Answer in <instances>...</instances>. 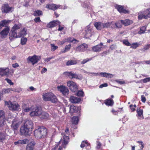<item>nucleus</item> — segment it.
I'll return each instance as SVG.
<instances>
[{
	"instance_id": "f257e3e1",
	"label": "nucleus",
	"mask_w": 150,
	"mask_h": 150,
	"mask_svg": "<svg viewBox=\"0 0 150 150\" xmlns=\"http://www.w3.org/2000/svg\"><path fill=\"white\" fill-rule=\"evenodd\" d=\"M47 133V129L44 126H40L37 129L35 130L34 134L37 139L43 138L45 137Z\"/></svg>"
},
{
	"instance_id": "f03ea898",
	"label": "nucleus",
	"mask_w": 150,
	"mask_h": 150,
	"mask_svg": "<svg viewBox=\"0 0 150 150\" xmlns=\"http://www.w3.org/2000/svg\"><path fill=\"white\" fill-rule=\"evenodd\" d=\"M42 98L45 101H50L53 103H56L57 101L56 96L51 92L47 93L44 94L42 96Z\"/></svg>"
},
{
	"instance_id": "7ed1b4c3",
	"label": "nucleus",
	"mask_w": 150,
	"mask_h": 150,
	"mask_svg": "<svg viewBox=\"0 0 150 150\" xmlns=\"http://www.w3.org/2000/svg\"><path fill=\"white\" fill-rule=\"evenodd\" d=\"M64 74L65 75L67 76L69 78L71 79H81L82 78L81 75L77 74L73 72L72 71L70 72H64Z\"/></svg>"
},
{
	"instance_id": "20e7f679",
	"label": "nucleus",
	"mask_w": 150,
	"mask_h": 150,
	"mask_svg": "<svg viewBox=\"0 0 150 150\" xmlns=\"http://www.w3.org/2000/svg\"><path fill=\"white\" fill-rule=\"evenodd\" d=\"M67 86L72 92H76L78 91V86L76 83L72 81H69L67 83Z\"/></svg>"
},
{
	"instance_id": "39448f33",
	"label": "nucleus",
	"mask_w": 150,
	"mask_h": 150,
	"mask_svg": "<svg viewBox=\"0 0 150 150\" xmlns=\"http://www.w3.org/2000/svg\"><path fill=\"white\" fill-rule=\"evenodd\" d=\"M7 105L9 109L13 111L17 110L20 106L18 103L15 101L7 102Z\"/></svg>"
},
{
	"instance_id": "423d86ee",
	"label": "nucleus",
	"mask_w": 150,
	"mask_h": 150,
	"mask_svg": "<svg viewBox=\"0 0 150 150\" xmlns=\"http://www.w3.org/2000/svg\"><path fill=\"white\" fill-rule=\"evenodd\" d=\"M42 110L40 108L36 106L34 107L32 111L30 112V115L31 117L40 116L42 113Z\"/></svg>"
},
{
	"instance_id": "0eeeda50",
	"label": "nucleus",
	"mask_w": 150,
	"mask_h": 150,
	"mask_svg": "<svg viewBox=\"0 0 150 150\" xmlns=\"http://www.w3.org/2000/svg\"><path fill=\"white\" fill-rule=\"evenodd\" d=\"M13 10V8L10 7L8 4H4L1 7L2 12L4 13H7L12 12Z\"/></svg>"
},
{
	"instance_id": "6e6552de",
	"label": "nucleus",
	"mask_w": 150,
	"mask_h": 150,
	"mask_svg": "<svg viewBox=\"0 0 150 150\" xmlns=\"http://www.w3.org/2000/svg\"><path fill=\"white\" fill-rule=\"evenodd\" d=\"M40 59V57H38L35 55L33 56H29L27 58L28 60L33 65L36 64Z\"/></svg>"
},
{
	"instance_id": "1a4fd4ad",
	"label": "nucleus",
	"mask_w": 150,
	"mask_h": 150,
	"mask_svg": "<svg viewBox=\"0 0 150 150\" xmlns=\"http://www.w3.org/2000/svg\"><path fill=\"white\" fill-rule=\"evenodd\" d=\"M5 27L0 32V34L1 37V38H6L8 35L10 31V28L9 27L6 25Z\"/></svg>"
},
{
	"instance_id": "9d476101",
	"label": "nucleus",
	"mask_w": 150,
	"mask_h": 150,
	"mask_svg": "<svg viewBox=\"0 0 150 150\" xmlns=\"http://www.w3.org/2000/svg\"><path fill=\"white\" fill-rule=\"evenodd\" d=\"M58 90L64 95H68L69 93V90L68 88L64 86L61 85L57 87Z\"/></svg>"
},
{
	"instance_id": "9b49d317",
	"label": "nucleus",
	"mask_w": 150,
	"mask_h": 150,
	"mask_svg": "<svg viewBox=\"0 0 150 150\" xmlns=\"http://www.w3.org/2000/svg\"><path fill=\"white\" fill-rule=\"evenodd\" d=\"M23 125L27 128L31 132H32L33 128V124L31 120H26Z\"/></svg>"
},
{
	"instance_id": "f8f14e48",
	"label": "nucleus",
	"mask_w": 150,
	"mask_h": 150,
	"mask_svg": "<svg viewBox=\"0 0 150 150\" xmlns=\"http://www.w3.org/2000/svg\"><path fill=\"white\" fill-rule=\"evenodd\" d=\"M20 131L21 134L25 136L28 135L31 132L27 128H26L24 125L21 127Z\"/></svg>"
},
{
	"instance_id": "ddd939ff",
	"label": "nucleus",
	"mask_w": 150,
	"mask_h": 150,
	"mask_svg": "<svg viewBox=\"0 0 150 150\" xmlns=\"http://www.w3.org/2000/svg\"><path fill=\"white\" fill-rule=\"evenodd\" d=\"M5 120L4 112L2 110H0V126H1L4 125Z\"/></svg>"
},
{
	"instance_id": "4468645a",
	"label": "nucleus",
	"mask_w": 150,
	"mask_h": 150,
	"mask_svg": "<svg viewBox=\"0 0 150 150\" xmlns=\"http://www.w3.org/2000/svg\"><path fill=\"white\" fill-rule=\"evenodd\" d=\"M17 31H15L11 29L9 34V38L11 40L18 38V36L17 34Z\"/></svg>"
},
{
	"instance_id": "2eb2a0df",
	"label": "nucleus",
	"mask_w": 150,
	"mask_h": 150,
	"mask_svg": "<svg viewBox=\"0 0 150 150\" xmlns=\"http://www.w3.org/2000/svg\"><path fill=\"white\" fill-rule=\"evenodd\" d=\"M69 100L72 103H77L81 101V99L74 96H71L69 98Z\"/></svg>"
},
{
	"instance_id": "dca6fc26",
	"label": "nucleus",
	"mask_w": 150,
	"mask_h": 150,
	"mask_svg": "<svg viewBox=\"0 0 150 150\" xmlns=\"http://www.w3.org/2000/svg\"><path fill=\"white\" fill-rule=\"evenodd\" d=\"M59 24H60V22L59 21H54L48 24L47 25V27L48 28H53L57 26Z\"/></svg>"
},
{
	"instance_id": "f3484780",
	"label": "nucleus",
	"mask_w": 150,
	"mask_h": 150,
	"mask_svg": "<svg viewBox=\"0 0 150 150\" xmlns=\"http://www.w3.org/2000/svg\"><path fill=\"white\" fill-rule=\"evenodd\" d=\"M78 110V107L74 105H71L69 107V112L71 114H72L74 113L77 112Z\"/></svg>"
},
{
	"instance_id": "a211bd4d",
	"label": "nucleus",
	"mask_w": 150,
	"mask_h": 150,
	"mask_svg": "<svg viewBox=\"0 0 150 150\" xmlns=\"http://www.w3.org/2000/svg\"><path fill=\"white\" fill-rule=\"evenodd\" d=\"M35 144L34 141H31L27 145L26 150H34V146Z\"/></svg>"
},
{
	"instance_id": "6ab92c4d",
	"label": "nucleus",
	"mask_w": 150,
	"mask_h": 150,
	"mask_svg": "<svg viewBox=\"0 0 150 150\" xmlns=\"http://www.w3.org/2000/svg\"><path fill=\"white\" fill-rule=\"evenodd\" d=\"M59 7V5H56L54 4H48L46 6V8L53 10H56Z\"/></svg>"
},
{
	"instance_id": "aec40b11",
	"label": "nucleus",
	"mask_w": 150,
	"mask_h": 150,
	"mask_svg": "<svg viewBox=\"0 0 150 150\" xmlns=\"http://www.w3.org/2000/svg\"><path fill=\"white\" fill-rule=\"evenodd\" d=\"M104 103L106 105L112 106L114 104V101L112 99L109 98L104 100Z\"/></svg>"
},
{
	"instance_id": "412c9836",
	"label": "nucleus",
	"mask_w": 150,
	"mask_h": 150,
	"mask_svg": "<svg viewBox=\"0 0 150 150\" xmlns=\"http://www.w3.org/2000/svg\"><path fill=\"white\" fill-rule=\"evenodd\" d=\"M69 139V138L68 137L65 135L64 136L62 142V145L61 146H62V147H63L64 148L66 147V145L68 143V140Z\"/></svg>"
},
{
	"instance_id": "4be33fe9",
	"label": "nucleus",
	"mask_w": 150,
	"mask_h": 150,
	"mask_svg": "<svg viewBox=\"0 0 150 150\" xmlns=\"http://www.w3.org/2000/svg\"><path fill=\"white\" fill-rule=\"evenodd\" d=\"M9 72V71L8 68L4 69L0 68V75L2 76L7 75Z\"/></svg>"
},
{
	"instance_id": "5701e85b",
	"label": "nucleus",
	"mask_w": 150,
	"mask_h": 150,
	"mask_svg": "<svg viewBox=\"0 0 150 150\" xmlns=\"http://www.w3.org/2000/svg\"><path fill=\"white\" fill-rule=\"evenodd\" d=\"M61 140L59 142L57 143L56 144L52 147L51 150H62L63 148L62 146H59L61 143Z\"/></svg>"
},
{
	"instance_id": "b1692460",
	"label": "nucleus",
	"mask_w": 150,
	"mask_h": 150,
	"mask_svg": "<svg viewBox=\"0 0 150 150\" xmlns=\"http://www.w3.org/2000/svg\"><path fill=\"white\" fill-rule=\"evenodd\" d=\"M28 140L27 139H25L23 140H18L17 141L15 142L14 144L15 145L25 144L28 142Z\"/></svg>"
},
{
	"instance_id": "393cba45",
	"label": "nucleus",
	"mask_w": 150,
	"mask_h": 150,
	"mask_svg": "<svg viewBox=\"0 0 150 150\" xmlns=\"http://www.w3.org/2000/svg\"><path fill=\"white\" fill-rule=\"evenodd\" d=\"M115 8L120 13H128V11L125 9L123 6L120 5H117L115 6Z\"/></svg>"
},
{
	"instance_id": "a878e982",
	"label": "nucleus",
	"mask_w": 150,
	"mask_h": 150,
	"mask_svg": "<svg viewBox=\"0 0 150 150\" xmlns=\"http://www.w3.org/2000/svg\"><path fill=\"white\" fill-rule=\"evenodd\" d=\"M99 75L101 76L107 78H111L113 76L112 74L109 73H107L105 72H101L100 73Z\"/></svg>"
},
{
	"instance_id": "bb28decb",
	"label": "nucleus",
	"mask_w": 150,
	"mask_h": 150,
	"mask_svg": "<svg viewBox=\"0 0 150 150\" xmlns=\"http://www.w3.org/2000/svg\"><path fill=\"white\" fill-rule=\"evenodd\" d=\"M10 21L9 20H4L0 22V30H1L2 27L4 26H6L8 23H9Z\"/></svg>"
},
{
	"instance_id": "cd10ccee",
	"label": "nucleus",
	"mask_w": 150,
	"mask_h": 150,
	"mask_svg": "<svg viewBox=\"0 0 150 150\" xmlns=\"http://www.w3.org/2000/svg\"><path fill=\"white\" fill-rule=\"evenodd\" d=\"M94 25L96 28L98 30H100L103 28V23L101 22H96Z\"/></svg>"
},
{
	"instance_id": "c85d7f7f",
	"label": "nucleus",
	"mask_w": 150,
	"mask_h": 150,
	"mask_svg": "<svg viewBox=\"0 0 150 150\" xmlns=\"http://www.w3.org/2000/svg\"><path fill=\"white\" fill-rule=\"evenodd\" d=\"M74 40H76V39H73L71 38H69L67 39H65L64 40L60 42V44L63 45L64 43H67V42H73Z\"/></svg>"
},
{
	"instance_id": "c756f323",
	"label": "nucleus",
	"mask_w": 150,
	"mask_h": 150,
	"mask_svg": "<svg viewBox=\"0 0 150 150\" xmlns=\"http://www.w3.org/2000/svg\"><path fill=\"white\" fill-rule=\"evenodd\" d=\"M77 62L76 60H70L68 61L66 63L67 66H70L71 65L76 64Z\"/></svg>"
},
{
	"instance_id": "7c9ffc66",
	"label": "nucleus",
	"mask_w": 150,
	"mask_h": 150,
	"mask_svg": "<svg viewBox=\"0 0 150 150\" xmlns=\"http://www.w3.org/2000/svg\"><path fill=\"white\" fill-rule=\"evenodd\" d=\"M120 21L121 23L125 26L131 24L132 23V21H130L128 19H126L125 20H121Z\"/></svg>"
},
{
	"instance_id": "2f4dec72",
	"label": "nucleus",
	"mask_w": 150,
	"mask_h": 150,
	"mask_svg": "<svg viewBox=\"0 0 150 150\" xmlns=\"http://www.w3.org/2000/svg\"><path fill=\"white\" fill-rule=\"evenodd\" d=\"M92 30L91 29L89 28L87 29L86 30V33L85 36L87 38H89L92 35L91 34Z\"/></svg>"
},
{
	"instance_id": "473e14b6",
	"label": "nucleus",
	"mask_w": 150,
	"mask_h": 150,
	"mask_svg": "<svg viewBox=\"0 0 150 150\" xmlns=\"http://www.w3.org/2000/svg\"><path fill=\"white\" fill-rule=\"evenodd\" d=\"M27 34V29L24 28L23 30L20 32L18 35L19 37H22L23 36Z\"/></svg>"
},
{
	"instance_id": "72a5a7b5",
	"label": "nucleus",
	"mask_w": 150,
	"mask_h": 150,
	"mask_svg": "<svg viewBox=\"0 0 150 150\" xmlns=\"http://www.w3.org/2000/svg\"><path fill=\"white\" fill-rule=\"evenodd\" d=\"M41 119H46L48 117V114L46 112H42V113L40 115Z\"/></svg>"
},
{
	"instance_id": "f704fd0d",
	"label": "nucleus",
	"mask_w": 150,
	"mask_h": 150,
	"mask_svg": "<svg viewBox=\"0 0 150 150\" xmlns=\"http://www.w3.org/2000/svg\"><path fill=\"white\" fill-rule=\"evenodd\" d=\"M144 12L146 15V16H144L145 19H147L150 18V8L147 9Z\"/></svg>"
},
{
	"instance_id": "c9c22d12",
	"label": "nucleus",
	"mask_w": 150,
	"mask_h": 150,
	"mask_svg": "<svg viewBox=\"0 0 150 150\" xmlns=\"http://www.w3.org/2000/svg\"><path fill=\"white\" fill-rule=\"evenodd\" d=\"M79 121L78 117L77 116H74L72 118V123L73 124L77 125Z\"/></svg>"
},
{
	"instance_id": "e433bc0d",
	"label": "nucleus",
	"mask_w": 150,
	"mask_h": 150,
	"mask_svg": "<svg viewBox=\"0 0 150 150\" xmlns=\"http://www.w3.org/2000/svg\"><path fill=\"white\" fill-rule=\"evenodd\" d=\"M19 125L18 123H14L12 122L11 125V127L14 129V130H16L18 127Z\"/></svg>"
},
{
	"instance_id": "4c0bfd02",
	"label": "nucleus",
	"mask_w": 150,
	"mask_h": 150,
	"mask_svg": "<svg viewBox=\"0 0 150 150\" xmlns=\"http://www.w3.org/2000/svg\"><path fill=\"white\" fill-rule=\"evenodd\" d=\"M6 139V136L2 132H0V141L3 142Z\"/></svg>"
},
{
	"instance_id": "58836bf2",
	"label": "nucleus",
	"mask_w": 150,
	"mask_h": 150,
	"mask_svg": "<svg viewBox=\"0 0 150 150\" xmlns=\"http://www.w3.org/2000/svg\"><path fill=\"white\" fill-rule=\"evenodd\" d=\"M138 18L139 19H142L143 18H144V16H146L144 12L142 13V12H139L138 13Z\"/></svg>"
},
{
	"instance_id": "ea45409f",
	"label": "nucleus",
	"mask_w": 150,
	"mask_h": 150,
	"mask_svg": "<svg viewBox=\"0 0 150 150\" xmlns=\"http://www.w3.org/2000/svg\"><path fill=\"white\" fill-rule=\"evenodd\" d=\"M111 25V23L110 22H108L106 23H103V28H107L109 27Z\"/></svg>"
},
{
	"instance_id": "a19ab883",
	"label": "nucleus",
	"mask_w": 150,
	"mask_h": 150,
	"mask_svg": "<svg viewBox=\"0 0 150 150\" xmlns=\"http://www.w3.org/2000/svg\"><path fill=\"white\" fill-rule=\"evenodd\" d=\"M92 60V58H86V59H84L81 61V64H84L87 62L90 61Z\"/></svg>"
},
{
	"instance_id": "79ce46f5",
	"label": "nucleus",
	"mask_w": 150,
	"mask_h": 150,
	"mask_svg": "<svg viewBox=\"0 0 150 150\" xmlns=\"http://www.w3.org/2000/svg\"><path fill=\"white\" fill-rule=\"evenodd\" d=\"M42 12L40 10H37L35 11L34 12L33 15L35 16H39L42 15Z\"/></svg>"
},
{
	"instance_id": "37998d69",
	"label": "nucleus",
	"mask_w": 150,
	"mask_h": 150,
	"mask_svg": "<svg viewBox=\"0 0 150 150\" xmlns=\"http://www.w3.org/2000/svg\"><path fill=\"white\" fill-rule=\"evenodd\" d=\"M20 25L19 24H15L11 28L13 30L15 31H17V30L19 29L20 27Z\"/></svg>"
},
{
	"instance_id": "c03bdc74",
	"label": "nucleus",
	"mask_w": 150,
	"mask_h": 150,
	"mask_svg": "<svg viewBox=\"0 0 150 150\" xmlns=\"http://www.w3.org/2000/svg\"><path fill=\"white\" fill-rule=\"evenodd\" d=\"M137 114L139 117H141L143 115V110L141 109H137Z\"/></svg>"
},
{
	"instance_id": "a18cd8bd",
	"label": "nucleus",
	"mask_w": 150,
	"mask_h": 150,
	"mask_svg": "<svg viewBox=\"0 0 150 150\" xmlns=\"http://www.w3.org/2000/svg\"><path fill=\"white\" fill-rule=\"evenodd\" d=\"M76 93V95L78 96L83 97L84 96V93L81 91H78Z\"/></svg>"
},
{
	"instance_id": "49530a36",
	"label": "nucleus",
	"mask_w": 150,
	"mask_h": 150,
	"mask_svg": "<svg viewBox=\"0 0 150 150\" xmlns=\"http://www.w3.org/2000/svg\"><path fill=\"white\" fill-rule=\"evenodd\" d=\"M122 23L120 21H118L115 23V25L117 28H120L122 27Z\"/></svg>"
},
{
	"instance_id": "de8ad7c7",
	"label": "nucleus",
	"mask_w": 150,
	"mask_h": 150,
	"mask_svg": "<svg viewBox=\"0 0 150 150\" xmlns=\"http://www.w3.org/2000/svg\"><path fill=\"white\" fill-rule=\"evenodd\" d=\"M146 30L145 26H143L140 28V30L138 32L139 34H142L144 33Z\"/></svg>"
},
{
	"instance_id": "09e8293b",
	"label": "nucleus",
	"mask_w": 150,
	"mask_h": 150,
	"mask_svg": "<svg viewBox=\"0 0 150 150\" xmlns=\"http://www.w3.org/2000/svg\"><path fill=\"white\" fill-rule=\"evenodd\" d=\"M11 91H14L12 88H7L6 89H3V91L4 93H8Z\"/></svg>"
},
{
	"instance_id": "8fccbe9b",
	"label": "nucleus",
	"mask_w": 150,
	"mask_h": 150,
	"mask_svg": "<svg viewBox=\"0 0 150 150\" xmlns=\"http://www.w3.org/2000/svg\"><path fill=\"white\" fill-rule=\"evenodd\" d=\"M129 107L130 108V109L131 110L132 112H134L135 110V108L137 107V106L135 104L133 105L132 104H131L129 105Z\"/></svg>"
},
{
	"instance_id": "3c124183",
	"label": "nucleus",
	"mask_w": 150,
	"mask_h": 150,
	"mask_svg": "<svg viewBox=\"0 0 150 150\" xmlns=\"http://www.w3.org/2000/svg\"><path fill=\"white\" fill-rule=\"evenodd\" d=\"M101 47H92V50L94 52H98L101 51Z\"/></svg>"
},
{
	"instance_id": "603ef678",
	"label": "nucleus",
	"mask_w": 150,
	"mask_h": 150,
	"mask_svg": "<svg viewBox=\"0 0 150 150\" xmlns=\"http://www.w3.org/2000/svg\"><path fill=\"white\" fill-rule=\"evenodd\" d=\"M27 41V38H22L21 39V43L22 45L25 44Z\"/></svg>"
},
{
	"instance_id": "864d4df0",
	"label": "nucleus",
	"mask_w": 150,
	"mask_h": 150,
	"mask_svg": "<svg viewBox=\"0 0 150 150\" xmlns=\"http://www.w3.org/2000/svg\"><path fill=\"white\" fill-rule=\"evenodd\" d=\"M143 83H146L150 81V77L146 78L142 80Z\"/></svg>"
},
{
	"instance_id": "5fc2aeb1",
	"label": "nucleus",
	"mask_w": 150,
	"mask_h": 150,
	"mask_svg": "<svg viewBox=\"0 0 150 150\" xmlns=\"http://www.w3.org/2000/svg\"><path fill=\"white\" fill-rule=\"evenodd\" d=\"M5 80L7 82L9 83L10 85H13L14 84L12 82L11 80L8 78L5 79Z\"/></svg>"
},
{
	"instance_id": "6e6d98bb",
	"label": "nucleus",
	"mask_w": 150,
	"mask_h": 150,
	"mask_svg": "<svg viewBox=\"0 0 150 150\" xmlns=\"http://www.w3.org/2000/svg\"><path fill=\"white\" fill-rule=\"evenodd\" d=\"M97 144L96 146V148L97 149H99L101 146L102 144L99 141H97Z\"/></svg>"
},
{
	"instance_id": "4d7b16f0",
	"label": "nucleus",
	"mask_w": 150,
	"mask_h": 150,
	"mask_svg": "<svg viewBox=\"0 0 150 150\" xmlns=\"http://www.w3.org/2000/svg\"><path fill=\"white\" fill-rule=\"evenodd\" d=\"M141 100L143 103H145L146 99V98L144 95H142L141 96Z\"/></svg>"
},
{
	"instance_id": "13d9d810",
	"label": "nucleus",
	"mask_w": 150,
	"mask_h": 150,
	"mask_svg": "<svg viewBox=\"0 0 150 150\" xmlns=\"http://www.w3.org/2000/svg\"><path fill=\"white\" fill-rule=\"evenodd\" d=\"M123 43L124 44L127 46L130 45V44L129 42L127 40H124L123 41Z\"/></svg>"
},
{
	"instance_id": "bf43d9fd",
	"label": "nucleus",
	"mask_w": 150,
	"mask_h": 150,
	"mask_svg": "<svg viewBox=\"0 0 150 150\" xmlns=\"http://www.w3.org/2000/svg\"><path fill=\"white\" fill-rule=\"evenodd\" d=\"M108 86V84L107 83H104L101 84L99 86V88H102L104 87H106Z\"/></svg>"
},
{
	"instance_id": "052dcab7",
	"label": "nucleus",
	"mask_w": 150,
	"mask_h": 150,
	"mask_svg": "<svg viewBox=\"0 0 150 150\" xmlns=\"http://www.w3.org/2000/svg\"><path fill=\"white\" fill-rule=\"evenodd\" d=\"M34 21L35 23H37L38 22H40L41 21V20L39 17L35 18L34 19Z\"/></svg>"
},
{
	"instance_id": "680f3d73",
	"label": "nucleus",
	"mask_w": 150,
	"mask_h": 150,
	"mask_svg": "<svg viewBox=\"0 0 150 150\" xmlns=\"http://www.w3.org/2000/svg\"><path fill=\"white\" fill-rule=\"evenodd\" d=\"M54 58V57H49V58H46L45 59V62H49L50 61V60L52 59H53Z\"/></svg>"
},
{
	"instance_id": "e2e57ef3",
	"label": "nucleus",
	"mask_w": 150,
	"mask_h": 150,
	"mask_svg": "<svg viewBox=\"0 0 150 150\" xmlns=\"http://www.w3.org/2000/svg\"><path fill=\"white\" fill-rule=\"evenodd\" d=\"M116 82L120 84H123L125 83V82L124 81L116 80Z\"/></svg>"
},
{
	"instance_id": "0e129e2a",
	"label": "nucleus",
	"mask_w": 150,
	"mask_h": 150,
	"mask_svg": "<svg viewBox=\"0 0 150 150\" xmlns=\"http://www.w3.org/2000/svg\"><path fill=\"white\" fill-rule=\"evenodd\" d=\"M86 143L85 142L83 141L82 142L81 144L80 145V146L81 148H83L85 146V144Z\"/></svg>"
},
{
	"instance_id": "69168bd1",
	"label": "nucleus",
	"mask_w": 150,
	"mask_h": 150,
	"mask_svg": "<svg viewBox=\"0 0 150 150\" xmlns=\"http://www.w3.org/2000/svg\"><path fill=\"white\" fill-rule=\"evenodd\" d=\"M76 42L77 41L76 40H74V41L73 42H67V44H68V45H66L65 46V47H68V46H69V47H70L71 46V44H70V43H75V42Z\"/></svg>"
},
{
	"instance_id": "338daca9",
	"label": "nucleus",
	"mask_w": 150,
	"mask_h": 150,
	"mask_svg": "<svg viewBox=\"0 0 150 150\" xmlns=\"http://www.w3.org/2000/svg\"><path fill=\"white\" fill-rule=\"evenodd\" d=\"M12 67L14 68H16L19 67V65L18 63H16L12 64Z\"/></svg>"
},
{
	"instance_id": "774afa93",
	"label": "nucleus",
	"mask_w": 150,
	"mask_h": 150,
	"mask_svg": "<svg viewBox=\"0 0 150 150\" xmlns=\"http://www.w3.org/2000/svg\"><path fill=\"white\" fill-rule=\"evenodd\" d=\"M47 71V69L45 68H44L42 69V71H41V73L42 74H43V73H45Z\"/></svg>"
}]
</instances>
